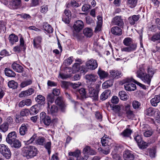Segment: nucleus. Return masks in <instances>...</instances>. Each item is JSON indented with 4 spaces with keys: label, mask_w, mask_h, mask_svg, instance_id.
<instances>
[{
    "label": "nucleus",
    "mask_w": 160,
    "mask_h": 160,
    "mask_svg": "<svg viewBox=\"0 0 160 160\" xmlns=\"http://www.w3.org/2000/svg\"><path fill=\"white\" fill-rule=\"evenodd\" d=\"M45 138L43 137H39L37 139V143L40 145H43L45 142Z\"/></svg>",
    "instance_id": "603ef678"
},
{
    "label": "nucleus",
    "mask_w": 160,
    "mask_h": 160,
    "mask_svg": "<svg viewBox=\"0 0 160 160\" xmlns=\"http://www.w3.org/2000/svg\"><path fill=\"white\" fill-rule=\"evenodd\" d=\"M98 74L101 79H103L108 77V72L101 69L100 68L98 69Z\"/></svg>",
    "instance_id": "473e14b6"
},
{
    "label": "nucleus",
    "mask_w": 160,
    "mask_h": 160,
    "mask_svg": "<svg viewBox=\"0 0 160 160\" xmlns=\"http://www.w3.org/2000/svg\"><path fill=\"white\" fill-rule=\"evenodd\" d=\"M47 109L48 113L52 115H55L58 111V108L55 105H48Z\"/></svg>",
    "instance_id": "ddd939ff"
},
{
    "label": "nucleus",
    "mask_w": 160,
    "mask_h": 160,
    "mask_svg": "<svg viewBox=\"0 0 160 160\" xmlns=\"http://www.w3.org/2000/svg\"><path fill=\"white\" fill-rule=\"evenodd\" d=\"M5 75L9 77H14L16 75L15 73L10 69L6 68L4 70Z\"/></svg>",
    "instance_id": "ea45409f"
},
{
    "label": "nucleus",
    "mask_w": 160,
    "mask_h": 160,
    "mask_svg": "<svg viewBox=\"0 0 160 160\" xmlns=\"http://www.w3.org/2000/svg\"><path fill=\"white\" fill-rule=\"evenodd\" d=\"M144 113L146 115L149 116H152L154 115L159 116L160 112L158 109L150 107L147 109L145 111Z\"/></svg>",
    "instance_id": "6e6552de"
},
{
    "label": "nucleus",
    "mask_w": 160,
    "mask_h": 160,
    "mask_svg": "<svg viewBox=\"0 0 160 160\" xmlns=\"http://www.w3.org/2000/svg\"><path fill=\"white\" fill-rule=\"evenodd\" d=\"M97 78L96 75L94 74H88L86 75V78L89 82H91V84L96 81Z\"/></svg>",
    "instance_id": "c85d7f7f"
},
{
    "label": "nucleus",
    "mask_w": 160,
    "mask_h": 160,
    "mask_svg": "<svg viewBox=\"0 0 160 160\" xmlns=\"http://www.w3.org/2000/svg\"><path fill=\"white\" fill-rule=\"evenodd\" d=\"M44 147L47 149L49 154L51 153V143L50 142H47L44 144Z\"/></svg>",
    "instance_id": "8fccbe9b"
},
{
    "label": "nucleus",
    "mask_w": 160,
    "mask_h": 160,
    "mask_svg": "<svg viewBox=\"0 0 160 160\" xmlns=\"http://www.w3.org/2000/svg\"><path fill=\"white\" fill-rule=\"evenodd\" d=\"M140 103L137 101H134L132 102V106L134 109H138L140 106Z\"/></svg>",
    "instance_id": "6e6d98bb"
},
{
    "label": "nucleus",
    "mask_w": 160,
    "mask_h": 160,
    "mask_svg": "<svg viewBox=\"0 0 160 160\" xmlns=\"http://www.w3.org/2000/svg\"><path fill=\"white\" fill-rule=\"evenodd\" d=\"M54 96L53 94L51 93L48 94L47 97L48 105L52 104L54 102Z\"/></svg>",
    "instance_id": "4c0bfd02"
},
{
    "label": "nucleus",
    "mask_w": 160,
    "mask_h": 160,
    "mask_svg": "<svg viewBox=\"0 0 160 160\" xmlns=\"http://www.w3.org/2000/svg\"><path fill=\"white\" fill-rule=\"evenodd\" d=\"M160 39V32L153 35L151 38V40L154 42Z\"/></svg>",
    "instance_id": "13d9d810"
},
{
    "label": "nucleus",
    "mask_w": 160,
    "mask_h": 160,
    "mask_svg": "<svg viewBox=\"0 0 160 160\" xmlns=\"http://www.w3.org/2000/svg\"><path fill=\"white\" fill-rule=\"evenodd\" d=\"M135 135L134 139L136 141L137 144H138L142 140V138L141 136L138 133H135Z\"/></svg>",
    "instance_id": "bf43d9fd"
},
{
    "label": "nucleus",
    "mask_w": 160,
    "mask_h": 160,
    "mask_svg": "<svg viewBox=\"0 0 160 160\" xmlns=\"http://www.w3.org/2000/svg\"><path fill=\"white\" fill-rule=\"evenodd\" d=\"M29 110L28 109H23L20 112V115L22 117L27 116L29 115Z\"/></svg>",
    "instance_id": "864d4df0"
},
{
    "label": "nucleus",
    "mask_w": 160,
    "mask_h": 160,
    "mask_svg": "<svg viewBox=\"0 0 160 160\" xmlns=\"http://www.w3.org/2000/svg\"><path fill=\"white\" fill-rule=\"evenodd\" d=\"M123 110L125 112L127 117L129 119L133 118L135 116V112L132 110L131 106L127 104L124 106Z\"/></svg>",
    "instance_id": "423d86ee"
},
{
    "label": "nucleus",
    "mask_w": 160,
    "mask_h": 160,
    "mask_svg": "<svg viewBox=\"0 0 160 160\" xmlns=\"http://www.w3.org/2000/svg\"><path fill=\"white\" fill-rule=\"evenodd\" d=\"M42 39V37L40 36H38L34 37L33 40L34 48L37 49L41 48V44Z\"/></svg>",
    "instance_id": "4468645a"
},
{
    "label": "nucleus",
    "mask_w": 160,
    "mask_h": 160,
    "mask_svg": "<svg viewBox=\"0 0 160 160\" xmlns=\"http://www.w3.org/2000/svg\"><path fill=\"white\" fill-rule=\"evenodd\" d=\"M29 128V125L27 123H24L22 124L19 128V133L22 136L25 135L27 132Z\"/></svg>",
    "instance_id": "f3484780"
},
{
    "label": "nucleus",
    "mask_w": 160,
    "mask_h": 160,
    "mask_svg": "<svg viewBox=\"0 0 160 160\" xmlns=\"http://www.w3.org/2000/svg\"><path fill=\"white\" fill-rule=\"evenodd\" d=\"M22 151L23 156L27 159L33 158L38 153L37 148L35 147L32 146L23 147L22 149Z\"/></svg>",
    "instance_id": "f03ea898"
},
{
    "label": "nucleus",
    "mask_w": 160,
    "mask_h": 160,
    "mask_svg": "<svg viewBox=\"0 0 160 160\" xmlns=\"http://www.w3.org/2000/svg\"><path fill=\"white\" fill-rule=\"evenodd\" d=\"M73 57H71L67 58L65 61V63L66 65H70L72 61Z\"/></svg>",
    "instance_id": "338daca9"
},
{
    "label": "nucleus",
    "mask_w": 160,
    "mask_h": 160,
    "mask_svg": "<svg viewBox=\"0 0 160 160\" xmlns=\"http://www.w3.org/2000/svg\"><path fill=\"white\" fill-rule=\"evenodd\" d=\"M119 101V99L116 96H114L112 97L111 100V102L113 104H117Z\"/></svg>",
    "instance_id": "774afa93"
},
{
    "label": "nucleus",
    "mask_w": 160,
    "mask_h": 160,
    "mask_svg": "<svg viewBox=\"0 0 160 160\" xmlns=\"http://www.w3.org/2000/svg\"><path fill=\"white\" fill-rule=\"evenodd\" d=\"M0 152L6 159H9L11 152L8 147L4 144H0Z\"/></svg>",
    "instance_id": "39448f33"
},
{
    "label": "nucleus",
    "mask_w": 160,
    "mask_h": 160,
    "mask_svg": "<svg viewBox=\"0 0 160 160\" xmlns=\"http://www.w3.org/2000/svg\"><path fill=\"white\" fill-rule=\"evenodd\" d=\"M78 92L82 97H84L86 96V92L84 88H81L79 89Z\"/></svg>",
    "instance_id": "e2e57ef3"
},
{
    "label": "nucleus",
    "mask_w": 160,
    "mask_h": 160,
    "mask_svg": "<svg viewBox=\"0 0 160 160\" xmlns=\"http://www.w3.org/2000/svg\"><path fill=\"white\" fill-rule=\"evenodd\" d=\"M8 128V126L6 123H3L0 126V130L1 131L3 132H6Z\"/></svg>",
    "instance_id": "3c124183"
},
{
    "label": "nucleus",
    "mask_w": 160,
    "mask_h": 160,
    "mask_svg": "<svg viewBox=\"0 0 160 160\" xmlns=\"http://www.w3.org/2000/svg\"><path fill=\"white\" fill-rule=\"evenodd\" d=\"M80 151L77 150L73 152H70L68 153L69 155L78 158L80 154Z\"/></svg>",
    "instance_id": "de8ad7c7"
},
{
    "label": "nucleus",
    "mask_w": 160,
    "mask_h": 160,
    "mask_svg": "<svg viewBox=\"0 0 160 160\" xmlns=\"http://www.w3.org/2000/svg\"><path fill=\"white\" fill-rule=\"evenodd\" d=\"M17 138V134L15 131H13L9 133L6 138L7 142L10 144L16 139Z\"/></svg>",
    "instance_id": "dca6fc26"
},
{
    "label": "nucleus",
    "mask_w": 160,
    "mask_h": 160,
    "mask_svg": "<svg viewBox=\"0 0 160 160\" xmlns=\"http://www.w3.org/2000/svg\"><path fill=\"white\" fill-rule=\"evenodd\" d=\"M71 17L68 16H65L63 15L62 18V21L66 23H69L70 22V19Z\"/></svg>",
    "instance_id": "680f3d73"
},
{
    "label": "nucleus",
    "mask_w": 160,
    "mask_h": 160,
    "mask_svg": "<svg viewBox=\"0 0 160 160\" xmlns=\"http://www.w3.org/2000/svg\"><path fill=\"white\" fill-rule=\"evenodd\" d=\"M138 145L139 147L142 149L146 148L148 146L147 143L142 140L138 144Z\"/></svg>",
    "instance_id": "5fc2aeb1"
},
{
    "label": "nucleus",
    "mask_w": 160,
    "mask_h": 160,
    "mask_svg": "<svg viewBox=\"0 0 160 160\" xmlns=\"http://www.w3.org/2000/svg\"><path fill=\"white\" fill-rule=\"evenodd\" d=\"M39 4L38 0H31V2L30 4L31 7H35Z\"/></svg>",
    "instance_id": "69168bd1"
},
{
    "label": "nucleus",
    "mask_w": 160,
    "mask_h": 160,
    "mask_svg": "<svg viewBox=\"0 0 160 160\" xmlns=\"http://www.w3.org/2000/svg\"><path fill=\"white\" fill-rule=\"evenodd\" d=\"M128 47H124L121 49L122 52H130L136 50L137 47V44H133L132 46H128Z\"/></svg>",
    "instance_id": "412c9836"
},
{
    "label": "nucleus",
    "mask_w": 160,
    "mask_h": 160,
    "mask_svg": "<svg viewBox=\"0 0 160 160\" xmlns=\"http://www.w3.org/2000/svg\"><path fill=\"white\" fill-rule=\"evenodd\" d=\"M40 122L43 123L45 125L48 126L51 122V119L50 117L47 116L46 114L43 112H42L40 115Z\"/></svg>",
    "instance_id": "0eeeda50"
},
{
    "label": "nucleus",
    "mask_w": 160,
    "mask_h": 160,
    "mask_svg": "<svg viewBox=\"0 0 160 160\" xmlns=\"http://www.w3.org/2000/svg\"><path fill=\"white\" fill-rule=\"evenodd\" d=\"M21 5V0H11L9 2L8 7L12 9H17Z\"/></svg>",
    "instance_id": "9d476101"
},
{
    "label": "nucleus",
    "mask_w": 160,
    "mask_h": 160,
    "mask_svg": "<svg viewBox=\"0 0 160 160\" xmlns=\"http://www.w3.org/2000/svg\"><path fill=\"white\" fill-rule=\"evenodd\" d=\"M147 125H146L144 127H143V128H142V131L143 132H144L143 134L145 137H149L152 134V132L149 130L147 131L146 129H145L144 128V127H147Z\"/></svg>",
    "instance_id": "09e8293b"
},
{
    "label": "nucleus",
    "mask_w": 160,
    "mask_h": 160,
    "mask_svg": "<svg viewBox=\"0 0 160 160\" xmlns=\"http://www.w3.org/2000/svg\"><path fill=\"white\" fill-rule=\"evenodd\" d=\"M86 66L91 70H94L98 66L97 61L94 59H91L86 63Z\"/></svg>",
    "instance_id": "9b49d317"
},
{
    "label": "nucleus",
    "mask_w": 160,
    "mask_h": 160,
    "mask_svg": "<svg viewBox=\"0 0 160 160\" xmlns=\"http://www.w3.org/2000/svg\"><path fill=\"white\" fill-rule=\"evenodd\" d=\"M12 67L15 71L19 73H22L23 71V68L19 64L15 62L12 64Z\"/></svg>",
    "instance_id": "4be33fe9"
},
{
    "label": "nucleus",
    "mask_w": 160,
    "mask_h": 160,
    "mask_svg": "<svg viewBox=\"0 0 160 160\" xmlns=\"http://www.w3.org/2000/svg\"><path fill=\"white\" fill-rule=\"evenodd\" d=\"M35 100L38 104L41 105L44 104L45 103V98L42 95H39L35 98Z\"/></svg>",
    "instance_id": "2f4dec72"
},
{
    "label": "nucleus",
    "mask_w": 160,
    "mask_h": 160,
    "mask_svg": "<svg viewBox=\"0 0 160 160\" xmlns=\"http://www.w3.org/2000/svg\"><path fill=\"white\" fill-rule=\"evenodd\" d=\"M123 158L125 160H133L134 159L133 154L129 151L125 152L123 154Z\"/></svg>",
    "instance_id": "b1692460"
},
{
    "label": "nucleus",
    "mask_w": 160,
    "mask_h": 160,
    "mask_svg": "<svg viewBox=\"0 0 160 160\" xmlns=\"http://www.w3.org/2000/svg\"><path fill=\"white\" fill-rule=\"evenodd\" d=\"M147 71V73L144 72V68L143 66H142L139 67L136 73L137 77L140 78L144 83L150 85L154 72L153 69L150 67H148Z\"/></svg>",
    "instance_id": "f257e3e1"
},
{
    "label": "nucleus",
    "mask_w": 160,
    "mask_h": 160,
    "mask_svg": "<svg viewBox=\"0 0 160 160\" xmlns=\"http://www.w3.org/2000/svg\"><path fill=\"white\" fill-rule=\"evenodd\" d=\"M38 106L37 105H35L32 106L29 111V112L31 115L36 114L38 113Z\"/></svg>",
    "instance_id": "79ce46f5"
},
{
    "label": "nucleus",
    "mask_w": 160,
    "mask_h": 160,
    "mask_svg": "<svg viewBox=\"0 0 160 160\" xmlns=\"http://www.w3.org/2000/svg\"><path fill=\"white\" fill-rule=\"evenodd\" d=\"M138 0H128V5L131 8H134L136 5Z\"/></svg>",
    "instance_id": "49530a36"
},
{
    "label": "nucleus",
    "mask_w": 160,
    "mask_h": 160,
    "mask_svg": "<svg viewBox=\"0 0 160 160\" xmlns=\"http://www.w3.org/2000/svg\"><path fill=\"white\" fill-rule=\"evenodd\" d=\"M91 8V6L89 4H85L82 7V10L84 12L87 11Z\"/></svg>",
    "instance_id": "052dcab7"
},
{
    "label": "nucleus",
    "mask_w": 160,
    "mask_h": 160,
    "mask_svg": "<svg viewBox=\"0 0 160 160\" xmlns=\"http://www.w3.org/2000/svg\"><path fill=\"white\" fill-rule=\"evenodd\" d=\"M160 102V96L159 95H156L150 101L151 105L154 107L157 106L158 103Z\"/></svg>",
    "instance_id": "7c9ffc66"
},
{
    "label": "nucleus",
    "mask_w": 160,
    "mask_h": 160,
    "mask_svg": "<svg viewBox=\"0 0 160 160\" xmlns=\"http://www.w3.org/2000/svg\"><path fill=\"white\" fill-rule=\"evenodd\" d=\"M110 75L113 79H118L121 76V72L118 71L111 70L110 72Z\"/></svg>",
    "instance_id": "bb28decb"
},
{
    "label": "nucleus",
    "mask_w": 160,
    "mask_h": 160,
    "mask_svg": "<svg viewBox=\"0 0 160 160\" xmlns=\"http://www.w3.org/2000/svg\"><path fill=\"white\" fill-rule=\"evenodd\" d=\"M32 83V80L28 79L22 82L20 85V87L22 88H24L30 85Z\"/></svg>",
    "instance_id": "a19ab883"
},
{
    "label": "nucleus",
    "mask_w": 160,
    "mask_h": 160,
    "mask_svg": "<svg viewBox=\"0 0 160 160\" xmlns=\"http://www.w3.org/2000/svg\"><path fill=\"white\" fill-rule=\"evenodd\" d=\"M111 32L112 34L118 36L121 35L122 33L121 29L117 26L112 27L111 29Z\"/></svg>",
    "instance_id": "5701e85b"
},
{
    "label": "nucleus",
    "mask_w": 160,
    "mask_h": 160,
    "mask_svg": "<svg viewBox=\"0 0 160 160\" xmlns=\"http://www.w3.org/2000/svg\"><path fill=\"white\" fill-rule=\"evenodd\" d=\"M98 21L97 26L95 29V31H100L101 27L102 25V17L98 16H97Z\"/></svg>",
    "instance_id": "72a5a7b5"
},
{
    "label": "nucleus",
    "mask_w": 160,
    "mask_h": 160,
    "mask_svg": "<svg viewBox=\"0 0 160 160\" xmlns=\"http://www.w3.org/2000/svg\"><path fill=\"white\" fill-rule=\"evenodd\" d=\"M119 95L120 99L123 100H125L128 99V96L126 93L124 91H121L119 92Z\"/></svg>",
    "instance_id": "37998d69"
},
{
    "label": "nucleus",
    "mask_w": 160,
    "mask_h": 160,
    "mask_svg": "<svg viewBox=\"0 0 160 160\" xmlns=\"http://www.w3.org/2000/svg\"><path fill=\"white\" fill-rule=\"evenodd\" d=\"M83 33L86 37H90L92 35V31L90 28H86L83 30Z\"/></svg>",
    "instance_id": "58836bf2"
},
{
    "label": "nucleus",
    "mask_w": 160,
    "mask_h": 160,
    "mask_svg": "<svg viewBox=\"0 0 160 160\" xmlns=\"http://www.w3.org/2000/svg\"><path fill=\"white\" fill-rule=\"evenodd\" d=\"M8 39L9 42L12 45H13L18 41V37L13 33L9 35Z\"/></svg>",
    "instance_id": "6ab92c4d"
},
{
    "label": "nucleus",
    "mask_w": 160,
    "mask_h": 160,
    "mask_svg": "<svg viewBox=\"0 0 160 160\" xmlns=\"http://www.w3.org/2000/svg\"><path fill=\"white\" fill-rule=\"evenodd\" d=\"M111 93L110 90L107 89L103 92L100 96V99L102 101L105 100L108 98Z\"/></svg>",
    "instance_id": "cd10ccee"
},
{
    "label": "nucleus",
    "mask_w": 160,
    "mask_h": 160,
    "mask_svg": "<svg viewBox=\"0 0 160 160\" xmlns=\"http://www.w3.org/2000/svg\"><path fill=\"white\" fill-rule=\"evenodd\" d=\"M20 45L19 46H17L13 48V50L14 51L19 52L22 50H24L26 49L24 41L22 37L20 38Z\"/></svg>",
    "instance_id": "2eb2a0df"
},
{
    "label": "nucleus",
    "mask_w": 160,
    "mask_h": 160,
    "mask_svg": "<svg viewBox=\"0 0 160 160\" xmlns=\"http://www.w3.org/2000/svg\"><path fill=\"white\" fill-rule=\"evenodd\" d=\"M8 85L9 88L15 89L17 88L18 84L17 82L12 80L8 82Z\"/></svg>",
    "instance_id": "c03bdc74"
},
{
    "label": "nucleus",
    "mask_w": 160,
    "mask_h": 160,
    "mask_svg": "<svg viewBox=\"0 0 160 160\" xmlns=\"http://www.w3.org/2000/svg\"><path fill=\"white\" fill-rule=\"evenodd\" d=\"M88 88L89 96L93 98L95 100H97L98 97V92L94 89V87L89 85L88 86Z\"/></svg>",
    "instance_id": "1a4fd4ad"
},
{
    "label": "nucleus",
    "mask_w": 160,
    "mask_h": 160,
    "mask_svg": "<svg viewBox=\"0 0 160 160\" xmlns=\"http://www.w3.org/2000/svg\"><path fill=\"white\" fill-rule=\"evenodd\" d=\"M83 152L84 154L91 155H94L96 154V152L94 150L91 149L89 146H86L83 149Z\"/></svg>",
    "instance_id": "393cba45"
},
{
    "label": "nucleus",
    "mask_w": 160,
    "mask_h": 160,
    "mask_svg": "<svg viewBox=\"0 0 160 160\" xmlns=\"http://www.w3.org/2000/svg\"><path fill=\"white\" fill-rule=\"evenodd\" d=\"M34 92V90L30 88L28 90L22 91L19 94V98H23L29 96L33 94Z\"/></svg>",
    "instance_id": "a211bd4d"
},
{
    "label": "nucleus",
    "mask_w": 160,
    "mask_h": 160,
    "mask_svg": "<svg viewBox=\"0 0 160 160\" xmlns=\"http://www.w3.org/2000/svg\"><path fill=\"white\" fill-rule=\"evenodd\" d=\"M132 132V130L130 129L127 128L121 133L120 135L123 138L128 137L130 136Z\"/></svg>",
    "instance_id": "f704fd0d"
},
{
    "label": "nucleus",
    "mask_w": 160,
    "mask_h": 160,
    "mask_svg": "<svg viewBox=\"0 0 160 160\" xmlns=\"http://www.w3.org/2000/svg\"><path fill=\"white\" fill-rule=\"evenodd\" d=\"M83 27V22L82 20H78L75 21L73 26V36L78 37L79 36V32L82 29Z\"/></svg>",
    "instance_id": "7ed1b4c3"
},
{
    "label": "nucleus",
    "mask_w": 160,
    "mask_h": 160,
    "mask_svg": "<svg viewBox=\"0 0 160 160\" xmlns=\"http://www.w3.org/2000/svg\"><path fill=\"white\" fill-rule=\"evenodd\" d=\"M110 107L112 108V109L116 113H118L120 110V107L118 105L112 106L110 105Z\"/></svg>",
    "instance_id": "4d7b16f0"
},
{
    "label": "nucleus",
    "mask_w": 160,
    "mask_h": 160,
    "mask_svg": "<svg viewBox=\"0 0 160 160\" xmlns=\"http://www.w3.org/2000/svg\"><path fill=\"white\" fill-rule=\"evenodd\" d=\"M123 43L126 46H132L133 44H137L133 43L132 39L129 37L125 38L123 41Z\"/></svg>",
    "instance_id": "e433bc0d"
},
{
    "label": "nucleus",
    "mask_w": 160,
    "mask_h": 160,
    "mask_svg": "<svg viewBox=\"0 0 160 160\" xmlns=\"http://www.w3.org/2000/svg\"><path fill=\"white\" fill-rule=\"evenodd\" d=\"M124 88L127 91H133L136 89V86L135 84L131 83L130 82H134L136 81L132 78H127L124 80Z\"/></svg>",
    "instance_id": "20e7f679"
},
{
    "label": "nucleus",
    "mask_w": 160,
    "mask_h": 160,
    "mask_svg": "<svg viewBox=\"0 0 160 160\" xmlns=\"http://www.w3.org/2000/svg\"><path fill=\"white\" fill-rule=\"evenodd\" d=\"M140 15H133L129 17L128 18V20L129 23L131 25H133L138 21Z\"/></svg>",
    "instance_id": "a878e982"
},
{
    "label": "nucleus",
    "mask_w": 160,
    "mask_h": 160,
    "mask_svg": "<svg viewBox=\"0 0 160 160\" xmlns=\"http://www.w3.org/2000/svg\"><path fill=\"white\" fill-rule=\"evenodd\" d=\"M43 28L44 30L48 33H51L53 32L52 28L47 22L43 23Z\"/></svg>",
    "instance_id": "c9c22d12"
},
{
    "label": "nucleus",
    "mask_w": 160,
    "mask_h": 160,
    "mask_svg": "<svg viewBox=\"0 0 160 160\" xmlns=\"http://www.w3.org/2000/svg\"><path fill=\"white\" fill-rule=\"evenodd\" d=\"M55 103L59 106L62 111H64L65 105L62 98L61 97H58L55 100Z\"/></svg>",
    "instance_id": "aec40b11"
},
{
    "label": "nucleus",
    "mask_w": 160,
    "mask_h": 160,
    "mask_svg": "<svg viewBox=\"0 0 160 160\" xmlns=\"http://www.w3.org/2000/svg\"><path fill=\"white\" fill-rule=\"evenodd\" d=\"M9 144L11 145L12 147L17 149L20 148L21 147L22 145L21 142L18 139H15V140L13 141L12 142L10 143Z\"/></svg>",
    "instance_id": "c756f323"
},
{
    "label": "nucleus",
    "mask_w": 160,
    "mask_h": 160,
    "mask_svg": "<svg viewBox=\"0 0 160 160\" xmlns=\"http://www.w3.org/2000/svg\"><path fill=\"white\" fill-rule=\"evenodd\" d=\"M80 64L79 63H75L73 66V69L76 71H78L80 70Z\"/></svg>",
    "instance_id": "0e129e2a"
},
{
    "label": "nucleus",
    "mask_w": 160,
    "mask_h": 160,
    "mask_svg": "<svg viewBox=\"0 0 160 160\" xmlns=\"http://www.w3.org/2000/svg\"><path fill=\"white\" fill-rule=\"evenodd\" d=\"M67 7L69 8L70 7L77 8L79 6V4L76 1L73 0L68 2L67 5Z\"/></svg>",
    "instance_id": "a18cd8bd"
},
{
    "label": "nucleus",
    "mask_w": 160,
    "mask_h": 160,
    "mask_svg": "<svg viewBox=\"0 0 160 160\" xmlns=\"http://www.w3.org/2000/svg\"><path fill=\"white\" fill-rule=\"evenodd\" d=\"M112 22L113 24L118 25L120 27H123L124 24L123 19L120 16H116L114 17L112 19Z\"/></svg>",
    "instance_id": "f8f14e48"
}]
</instances>
